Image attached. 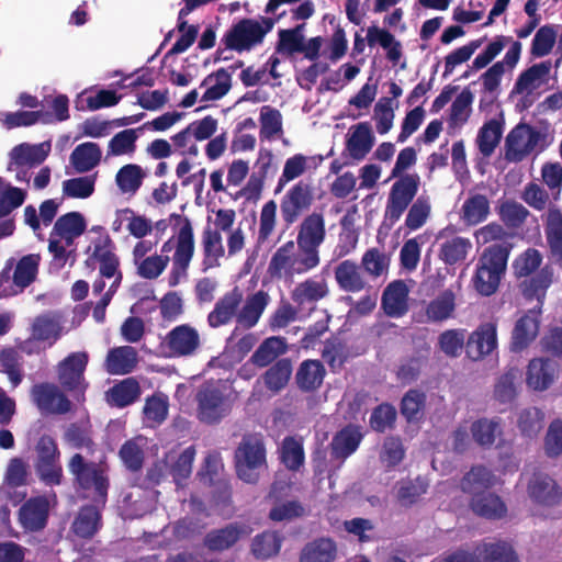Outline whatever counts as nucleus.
Masks as SVG:
<instances>
[{"label": "nucleus", "mask_w": 562, "mask_h": 562, "mask_svg": "<svg viewBox=\"0 0 562 562\" xmlns=\"http://www.w3.org/2000/svg\"><path fill=\"white\" fill-rule=\"evenodd\" d=\"M512 245L507 241L495 243L484 248L477 259L472 283L475 291L483 296L497 292L507 270Z\"/></svg>", "instance_id": "nucleus-1"}, {"label": "nucleus", "mask_w": 562, "mask_h": 562, "mask_svg": "<svg viewBox=\"0 0 562 562\" xmlns=\"http://www.w3.org/2000/svg\"><path fill=\"white\" fill-rule=\"evenodd\" d=\"M285 12L278 14L276 19L262 16L260 20L243 18L226 31L221 38V44L225 49L237 53L250 52L261 45L265 37L270 33Z\"/></svg>", "instance_id": "nucleus-2"}, {"label": "nucleus", "mask_w": 562, "mask_h": 562, "mask_svg": "<svg viewBox=\"0 0 562 562\" xmlns=\"http://www.w3.org/2000/svg\"><path fill=\"white\" fill-rule=\"evenodd\" d=\"M68 471L74 476L75 485L91 493L93 503L105 506L110 480L106 467L102 463L87 461L82 454L75 453L68 461Z\"/></svg>", "instance_id": "nucleus-3"}, {"label": "nucleus", "mask_w": 562, "mask_h": 562, "mask_svg": "<svg viewBox=\"0 0 562 562\" xmlns=\"http://www.w3.org/2000/svg\"><path fill=\"white\" fill-rule=\"evenodd\" d=\"M175 248L172 257V268L168 276V284L170 288L177 286L181 280L187 279L188 269L194 255V234L191 222L188 217L183 218L176 243L173 237L169 238L161 246V252L168 254Z\"/></svg>", "instance_id": "nucleus-4"}, {"label": "nucleus", "mask_w": 562, "mask_h": 562, "mask_svg": "<svg viewBox=\"0 0 562 562\" xmlns=\"http://www.w3.org/2000/svg\"><path fill=\"white\" fill-rule=\"evenodd\" d=\"M266 454V446L260 437L244 436L234 456L237 476L245 483L256 484L260 471L267 468Z\"/></svg>", "instance_id": "nucleus-5"}, {"label": "nucleus", "mask_w": 562, "mask_h": 562, "mask_svg": "<svg viewBox=\"0 0 562 562\" xmlns=\"http://www.w3.org/2000/svg\"><path fill=\"white\" fill-rule=\"evenodd\" d=\"M547 146L544 132L527 123H519L506 136L505 158L512 162H520L532 151H542Z\"/></svg>", "instance_id": "nucleus-6"}, {"label": "nucleus", "mask_w": 562, "mask_h": 562, "mask_svg": "<svg viewBox=\"0 0 562 562\" xmlns=\"http://www.w3.org/2000/svg\"><path fill=\"white\" fill-rule=\"evenodd\" d=\"M420 184L417 173H405L397 177L389 192L383 224L389 228L401 218L407 207L414 202Z\"/></svg>", "instance_id": "nucleus-7"}, {"label": "nucleus", "mask_w": 562, "mask_h": 562, "mask_svg": "<svg viewBox=\"0 0 562 562\" xmlns=\"http://www.w3.org/2000/svg\"><path fill=\"white\" fill-rule=\"evenodd\" d=\"M89 362L86 351L69 353L57 364V376L60 386L76 400L85 396L89 383L85 372Z\"/></svg>", "instance_id": "nucleus-8"}, {"label": "nucleus", "mask_w": 562, "mask_h": 562, "mask_svg": "<svg viewBox=\"0 0 562 562\" xmlns=\"http://www.w3.org/2000/svg\"><path fill=\"white\" fill-rule=\"evenodd\" d=\"M35 471L40 480L48 486L61 484L63 467L60 451L56 440L49 435H43L36 442Z\"/></svg>", "instance_id": "nucleus-9"}, {"label": "nucleus", "mask_w": 562, "mask_h": 562, "mask_svg": "<svg viewBox=\"0 0 562 562\" xmlns=\"http://www.w3.org/2000/svg\"><path fill=\"white\" fill-rule=\"evenodd\" d=\"M41 256L30 254L23 256L15 266L13 276H10V268L0 272V299L16 295L31 285L38 273Z\"/></svg>", "instance_id": "nucleus-10"}, {"label": "nucleus", "mask_w": 562, "mask_h": 562, "mask_svg": "<svg viewBox=\"0 0 562 562\" xmlns=\"http://www.w3.org/2000/svg\"><path fill=\"white\" fill-rule=\"evenodd\" d=\"M326 239V223L324 214L312 212L307 214L297 226L296 244L304 250L305 260L313 259L321 262L319 247Z\"/></svg>", "instance_id": "nucleus-11"}, {"label": "nucleus", "mask_w": 562, "mask_h": 562, "mask_svg": "<svg viewBox=\"0 0 562 562\" xmlns=\"http://www.w3.org/2000/svg\"><path fill=\"white\" fill-rule=\"evenodd\" d=\"M314 191L311 182L300 180L284 193L280 201V212L286 227L310 211L315 201Z\"/></svg>", "instance_id": "nucleus-12"}, {"label": "nucleus", "mask_w": 562, "mask_h": 562, "mask_svg": "<svg viewBox=\"0 0 562 562\" xmlns=\"http://www.w3.org/2000/svg\"><path fill=\"white\" fill-rule=\"evenodd\" d=\"M318 265L310 259L305 260L304 250L295 248V243L289 240L277 249L269 262V272L272 276H281L283 271L291 273H306Z\"/></svg>", "instance_id": "nucleus-13"}, {"label": "nucleus", "mask_w": 562, "mask_h": 562, "mask_svg": "<svg viewBox=\"0 0 562 562\" xmlns=\"http://www.w3.org/2000/svg\"><path fill=\"white\" fill-rule=\"evenodd\" d=\"M195 400L198 403V418L202 423L209 425L217 424L228 413L226 398L222 390L214 383L202 384Z\"/></svg>", "instance_id": "nucleus-14"}, {"label": "nucleus", "mask_w": 562, "mask_h": 562, "mask_svg": "<svg viewBox=\"0 0 562 562\" xmlns=\"http://www.w3.org/2000/svg\"><path fill=\"white\" fill-rule=\"evenodd\" d=\"M251 533V528L245 522L234 521L221 528L206 532L203 546L210 552L221 553L235 547L243 538Z\"/></svg>", "instance_id": "nucleus-15"}, {"label": "nucleus", "mask_w": 562, "mask_h": 562, "mask_svg": "<svg viewBox=\"0 0 562 562\" xmlns=\"http://www.w3.org/2000/svg\"><path fill=\"white\" fill-rule=\"evenodd\" d=\"M201 345L199 331L189 324L173 327L161 341V347L170 357L192 356Z\"/></svg>", "instance_id": "nucleus-16"}, {"label": "nucleus", "mask_w": 562, "mask_h": 562, "mask_svg": "<svg viewBox=\"0 0 562 562\" xmlns=\"http://www.w3.org/2000/svg\"><path fill=\"white\" fill-rule=\"evenodd\" d=\"M31 396L41 412L66 414L71 409V402L53 383L43 382L33 385Z\"/></svg>", "instance_id": "nucleus-17"}, {"label": "nucleus", "mask_w": 562, "mask_h": 562, "mask_svg": "<svg viewBox=\"0 0 562 562\" xmlns=\"http://www.w3.org/2000/svg\"><path fill=\"white\" fill-rule=\"evenodd\" d=\"M527 492L529 497L542 506H554L562 501V488L549 474L536 471L530 477Z\"/></svg>", "instance_id": "nucleus-18"}, {"label": "nucleus", "mask_w": 562, "mask_h": 562, "mask_svg": "<svg viewBox=\"0 0 562 562\" xmlns=\"http://www.w3.org/2000/svg\"><path fill=\"white\" fill-rule=\"evenodd\" d=\"M540 306H536L517 319L512 331V351L521 352L536 339L540 328Z\"/></svg>", "instance_id": "nucleus-19"}, {"label": "nucleus", "mask_w": 562, "mask_h": 562, "mask_svg": "<svg viewBox=\"0 0 562 562\" xmlns=\"http://www.w3.org/2000/svg\"><path fill=\"white\" fill-rule=\"evenodd\" d=\"M551 68L552 64L550 60L528 67L517 77L510 93L525 97L531 95L535 91L549 83Z\"/></svg>", "instance_id": "nucleus-20"}, {"label": "nucleus", "mask_w": 562, "mask_h": 562, "mask_svg": "<svg viewBox=\"0 0 562 562\" xmlns=\"http://www.w3.org/2000/svg\"><path fill=\"white\" fill-rule=\"evenodd\" d=\"M243 303V292L235 286L217 300L214 308L207 315V324L212 328H218L237 319V313Z\"/></svg>", "instance_id": "nucleus-21"}, {"label": "nucleus", "mask_w": 562, "mask_h": 562, "mask_svg": "<svg viewBox=\"0 0 562 562\" xmlns=\"http://www.w3.org/2000/svg\"><path fill=\"white\" fill-rule=\"evenodd\" d=\"M497 347V329L494 323H484L469 337L465 351L472 360H480Z\"/></svg>", "instance_id": "nucleus-22"}, {"label": "nucleus", "mask_w": 562, "mask_h": 562, "mask_svg": "<svg viewBox=\"0 0 562 562\" xmlns=\"http://www.w3.org/2000/svg\"><path fill=\"white\" fill-rule=\"evenodd\" d=\"M49 503L44 496L31 497L19 509V522L27 531L43 530L48 520Z\"/></svg>", "instance_id": "nucleus-23"}, {"label": "nucleus", "mask_w": 562, "mask_h": 562, "mask_svg": "<svg viewBox=\"0 0 562 562\" xmlns=\"http://www.w3.org/2000/svg\"><path fill=\"white\" fill-rule=\"evenodd\" d=\"M375 137L369 122L352 125L346 139V151L356 161L367 157L374 146Z\"/></svg>", "instance_id": "nucleus-24"}, {"label": "nucleus", "mask_w": 562, "mask_h": 562, "mask_svg": "<svg viewBox=\"0 0 562 562\" xmlns=\"http://www.w3.org/2000/svg\"><path fill=\"white\" fill-rule=\"evenodd\" d=\"M409 290L403 280H394L382 293L381 306L389 317L398 318L408 312Z\"/></svg>", "instance_id": "nucleus-25"}, {"label": "nucleus", "mask_w": 562, "mask_h": 562, "mask_svg": "<svg viewBox=\"0 0 562 562\" xmlns=\"http://www.w3.org/2000/svg\"><path fill=\"white\" fill-rule=\"evenodd\" d=\"M49 150V143L38 145H30L27 143L19 144L9 153L7 170L16 169V167H36L46 159Z\"/></svg>", "instance_id": "nucleus-26"}, {"label": "nucleus", "mask_w": 562, "mask_h": 562, "mask_svg": "<svg viewBox=\"0 0 562 562\" xmlns=\"http://www.w3.org/2000/svg\"><path fill=\"white\" fill-rule=\"evenodd\" d=\"M114 244L109 235L98 238L93 243V251L91 258L100 263L99 271L102 278L111 279L120 271V259L113 251Z\"/></svg>", "instance_id": "nucleus-27"}, {"label": "nucleus", "mask_w": 562, "mask_h": 562, "mask_svg": "<svg viewBox=\"0 0 562 562\" xmlns=\"http://www.w3.org/2000/svg\"><path fill=\"white\" fill-rule=\"evenodd\" d=\"M325 375L326 369L322 361L306 359L300 363L294 379L300 391L313 393L323 385Z\"/></svg>", "instance_id": "nucleus-28"}, {"label": "nucleus", "mask_w": 562, "mask_h": 562, "mask_svg": "<svg viewBox=\"0 0 562 562\" xmlns=\"http://www.w3.org/2000/svg\"><path fill=\"white\" fill-rule=\"evenodd\" d=\"M558 364L550 359L536 358L530 360L526 382L535 391H544L553 383Z\"/></svg>", "instance_id": "nucleus-29"}, {"label": "nucleus", "mask_w": 562, "mask_h": 562, "mask_svg": "<svg viewBox=\"0 0 562 562\" xmlns=\"http://www.w3.org/2000/svg\"><path fill=\"white\" fill-rule=\"evenodd\" d=\"M328 293V285L324 279L308 278L295 285L291 292V299L299 307L314 308L315 304L326 297Z\"/></svg>", "instance_id": "nucleus-30"}, {"label": "nucleus", "mask_w": 562, "mask_h": 562, "mask_svg": "<svg viewBox=\"0 0 562 562\" xmlns=\"http://www.w3.org/2000/svg\"><path fill=\"white\" fill-rule=\"evenodd\" d=\"M471 510L485 519L498 520L507 515V506L495 493H475L469 502Z\"/></svg>", "instance_id": "nucleus-31"}, {"label": "nucleus", "mask_w": 562, "mask_h": 562, "mask_svg": "<svg viewBox=\"0 0 562 562\" xmlns=\"http://www.w3.org/2000/svg\"><path fill=\"white\" fill-rule=\"evenodd\" d=\"M286 490L282 483H273L271 485L268 498L274 502L273 507L269 512V518L272 521H284L302 517L305 513L304 507L299 501L281 502V492Z\"/></svg>", "instance_id": "nucleus-32"}, {"label": "nucleus", "mask_w": 562, "mask_h": 562, "mask_svg": "<svg viewBox=\"0 0 562 562\" xmlns=\"http://www.w3.org/2000/svg\"><path fill=\"white\" fill-rule=\"evenodd\" d=\"M553 279V271L549 266H544L537 273L527 277L520 282L519 289L524 297L528 301L537 300L540 310L542 308L547 291Z\"/></svg>", "instance_id": "nucleus-33"}, {"label": "nucleus", "mask_w": 562, "mask_h": 562, "mask_svg": "<svg viewBox=\"0 0 562 562\" xmlns=\"http://www.w3.org/2000/svg\"><path fill=\"white\" fill-rule=\"evenodd\" d=\"M496 475L485 465H473L461 479L460 490L465 494L485 493L496 484Z\"/></svg>", "instance_id": "nucleus-34"}, {"label": "nucleus", "mask_w": 562, "mask_h": 562, "mask_svg": "<svg viewBox=\"0 0 562 562\" xmlns=\"http://www.w3.org/2000/svg\"><path fill=\"white\" fill-rule=\"evenodd\" d=\"M101 504L85 505L72 522V531L82 539H91L102 526Z\"/></svg>", "instance_id": "nucleus-35"}, {"label": "nucleus", "mask_w": 562, "mask_h": 562, "mask_svg": "<svg viewBox=\"0 0 562 562\" xmlns=\"http://www.w3.org/2000/svg\"><path fill=\"white\" fill-rule=\"evenodd\" d=\"M335 280L344 292H361L367 288V281L361 273V266L346 259L338 263L334 270Z\"/></svg>", "instance_id": "nucleus-36"}, {"label": "nucleus", "mask_w": 562, "mask_h": 562, "mask_svg": "<svg viewBox=\"0 0 562 562\" xmlns=\"http://www.w3.org/2000/svg\"><path fill=\"white\" fill-rule=\"evenodd\" d=\"M367 44L369 47L379 45L386 52V58L396 65L403 56L402 44L386 29L371 25L367 30Z\"/></svg>", "instance_id": "nucleus-37"}, {"label": "nucleus", "mask_w": 562, "mask_h": 562, "mask_svg": "<svg viewBox=\"0 0 562 562\" xmlns=\"http://www.w3.org/2000/svg\"><path fill=\"white\" fill-rule=\"evenodd\" d=\"M544 233L551 257L562 266V212L554 205L548 210Z\"/></svg>", "instance_id": "nucleus-38"}, {"label": "nucleus", "mask_w": 562, "mask_h": 562, "mask_svg": "<svg viewBox=\"0 0 562 562\" xmlns=\"http://www.w3.org/2000/svg\"><path fill=\"white\" fill-rule=\"evenodd\" d=\"M362 434L355 426H346L333 437L330 442V456L336 460H345L359 447Z\"/></svg>", "instance_id": "nucleus-39"}, {"label": "nucleus", "mask_w": 562, "mask_h": 562, "mask_svg": "<svg viewBox=\"0 0 562 562\" xmlns=\"http://www.w3.org/2000/svg\"><path fill=\"white\" fill-rule=\"evenodd\" d=\"M337 557L336 542L326 537L307 542L300 552V562H334Z\"/></svg>", "instance_id": "nucleus-40"}, {"label": "nucleus", "mask_w": 562, "mask_h": 562, "mask_svg": "<svg viewBox=\"0 0 562 562\" xmlns=\"http://www.w3.org/2000/svg\"><path fill=\"white\" fill-rule=\"evenodd\" d=\"M269 295L263 291H258L249 295L243 307L237 313V324L243 328L250 329L260 319L267 304Z\"/></svg>", "instance_id": "nucleus-41"}, {"label": "nucleus", "mask_w": 562, "mask_h": 562, "mask_svg": "<svg viewBox=\"0 0 562 562\" xmlns=\"http://www.w3.org/2000/svg\"><path fill=\"white\" fill-rule=\"evenodd\" d=\"M137 351L134 347H115L108 352L106 370L112 374H128L137 366Z\"/></svg>", "instance_id": "nucleus-42"}, {"label": "nucleus", "mask_w": 562, "mask_h": 562, "mask_svg": "<svg viewBox=\"0 0 562 562\" xmlns=\"http://www.w3.org/2000/svg\"><path fill=\"white\" fill-rule=\"evenodd\" d=\"M200 87H207L202 95V101H216L228 93L232 88V72L225 68L207 75L201 82Z\"/></svg>", "instance_id": "nucleus-43"}, {"label": "nucleus", "mask_w": 562, "mask_h": 562, "mask_svg": "<svg viewBox=\"0 0 562 562\" xmlns=\"http://www.w3.org/2000/svg\"><path fill=\"white\" fill-rule=\"evenodd\" d=\"M491 212L490 201L484 194L469 196L461 207V220L468 226H475L484 222Z\"/></svg>", "instance_id": "nucleus-44"}, {"label": "nucleus", "mask_w": 562, "mask_h": 562, "mask_svg": "<svg viewBox=\"0 0 562 562\" xmlns=\"http://www.w3.org/2000/svg\"><path fill=\"white\" fill-rule=\"evenodd\" d=\"M111 405L123 408L138 400L140 386L135 378H126L114 384L108 392Z\"/></svg>", "instance_id": "nucleus-45"}, {"label": "nucleus", "mask_w": 562, "mask_h": 562, "mask_svg": "<svg viewBox=\"0 0 562 562\" xmlns=\"http://www.w3.org/2000/svg\"><path fill=\"white\" fill-rule=\"evenodd\" d=\"M202 247L204 255L202 260L203 270L218 266V259L224 256L221 233L206 226L202 233Z\"/></svg>", "instance_id": "nucleus-46"}, {"label": "nucleus", "mask_w": 562, "mask_h": 562, "mask_svg": "<svg viewBox=\"0 0 562 562\" xmlns=\"http://www.w3.org/2000/svg\"><path fill=\"white\" fill-rule=\"evenodd\" d=\"M288 346L283 337L272 336L265 339L252 353L251 362L265 368L272 363L280 355L286 352Z\"/></svg>", "instance_id": "nucleus-47"}, {"label": "nucleus", "mask_w": 562, "mask_h": 562, "mask_svg": "<svg viewBox=\"0 0 562 562\" xmlns=\"http://www.w3.org/2000/svg\"><path fill=\"white\" fill-rule=\"evenodd\" d=\"M101 149L97 143L87 142L78 145L70 155V161L78 172H88L99 165Z\"/></svg>", "instance_id": "nucleus-48"}, {"label": "nucleus", "mask_w": 562, "mask_h": 562, "mask_svg": "<svg viewBox=\"0 0 562 562\" xmlns=\"http://www.w3.org/2000/svg\"><path fill=\"white\" fill-rule=\"evenodd\" d=\"M472 249V243L467 237L454 236L441 243L439 258L448 266L462 262Z\"/></svg>", "instance_id": "nucleus-49"}, {"label": "nucleus", "mask_w": 562, "mask_h": 562, "mask_svg": "<svg viewBox=\"0 0 562 562\" xmlns=\"http://www.w3.org/2000/svg\"><path fill=\"white\" fill-rule=\"evenodd\" d=\"M456 310V295L451 290L441 292L425 310L428 322L440 323L450 318Z\"/></svg>", "instance_id": "nucleus-50"}, {"label": "nucleus", "mask_w": 562, "mask_h": 562, "mask_svg": "<svg viewBox=\"0 0 562 562\" xmlns=\"http://www.w3.org/2000/svg\"><path fill=\"white\" fill-rule=\"evenodd\" d=\"M503 135V123L492 119L483 124L479 130L476 143L480 153L484 157H491L498 146Z\"/></svg>", "instance_id": "nucleus-51"}, {"label": "nucleus", "mask_w": 562, "mask_h": 562, "mask_svg": "<svg viewBox=\"0 0 562 562\" xmlns=\"http://www.w3.org/2000/svg\"><path fill=\"white\" fill-rule=\"evenodd\" d=\"M292 371V361L289 358L277 360L263 374L266 387L274 393L280 392L288 385Z\"/></svg>", "instance_id": "nucleus-52"}, {"label": "nucleus", "mask_w": 562, "mask_h": 562, "mask_svg": "<svg viewBox=\"0 0 562 562\" xmlns=\"http://www.w3.org/2000/svg\"><path fill=\"white\" fill-rule=\"evenodd\" d=\"M479 557L483 554L482 562H518L513 547L505 541L484 542L476 546Z\"/></svg>", "instance_id": "nucleus-53"}, {"label": "nucleus", "mask_w": 562, "mask_h": 562, "mask_svg": "<svg viewBox=\"0 0 562 562\" xmlns=\"http://www.w3.org/2000/svg\"><path fill=\"white\" fill-rule=\"evenodd\" d=\"M87 229V222L80 212H68L59 216L50 232V236H81Z\"/></svg>", "instance_id": "nucleus-54"}, {"label": "nucleus", "mask_w": 562, "mask_h": 562, "mask_svg": "<svg viewBox=\"0 0 562 562\" xmlns=\"http://www.w3.org/2000/svg\"><path fill=\"white\" fill-rule=\"evenodd\" d=\"M280 459L288 470L299 471L305 460L302 441L291 436L285 437L281 445Z\"/></svg>", "instance_id": "nucleus-55"}, {"label": "nucleus", "mask_w": 562, "mask_h": 562, "mask_svg": "<svg viewBox=\"0 0 562 562\" xmlns=\"http://www.w3.org/2000/svg\"><path fill=\"white\" fill-rule=\"evenodd\" d=\"M426 398V394L418 389H411L404 394L400 411L407 422H417L423 417Z\"/></svg>", "instance_id": "nucleus-56"}, {"label": "nucleus", "mask_w": 562, "mask_h": 562, "mask_svg": "<svg viewBox=\"0 0 562 562\" xmlns=\"http://www.w3.org/2000/svg\"><path fill=\"white\" fill-rule=\"evenodd\" d=\"M282 538L276 531L257 535L251 543V552L257 559H269L280 552Z\"/></svg>", "instance_id": "nucleus-57"}, {"label": "nucleus", "mask_w": 562, "mask_h": 562, "mask_svg": "<svg viewBox=\"0 0 562 562\" xmlns=\"http://www.w3.org/2000/svg\"><path fill=\"white\" fill-rule=\"evenodd\" d=\"M542 255L538 249L527 248L513 261L512 268L514 276L520 279L537 273L542 263Z\"/></svg>", "instance_id": "nucleus-58"}, {"label": "nucleus", "mask_w": 562, "mask_h": 562, "mask_svg": "<svg viewBox=\"0 0 562 562\" xmlns=\"http://www.w3.org/2000/svg\"><path fill=\"white\" fill-rule=\"evenodd\" d=\"M544 413L538 407H527L519 412L517 427L524 437L533 438L543 428Z\"/></svg>", "instance_id": "nucleus-59"}, {"label": "nucleus", "mask_w": 562, "mask_h": 562, "mask_svg": "<svg viewBox=\"0 0 562 562\" xmlns=\"http://www.w3.org/2000/svg\"><path fill=\"white\" fill-rule=\"evenodd\" d=\"M429 355V347H426L423 350L417 351L416 353L406 357L401 362L397 371L396 376L402 382L411 383L420 374L423 366L426 363Z\"/></svg>", "instance_id": "nucleus-60"}, {"label": "nucleus", "mask_w": 562, "mask_h": 562, "mask_svg": "<svg viewBox=\"0 0 562 562\" xmlns=\"http://www.w3.org/2000/svg\"><path fill=\"white\" fill-rule=\"evenodd\" d=\"M47 113L43 111H16V112H0V123L7 130H13L21 126H31L37 122H48L44 117Z\"/></svg>", "instance_id": "nucleus-61"}, {"label": "nucleus", "mask_w": 562, "mask_h": 562, "mask_svg": "<svg viewBox=\"0 0 562 562\" xmlns=\"http://www.w3.org/2000/svg\"><path fill=\"white\" fill-rule=\"evenodd\" d=\"M557 36L554 25L546 24L540 26L533 36L530 54L537 58L548 56L557 43Z\"/></svg>", "instance_id": "nucleus-62"}, {"label": "nucleus", "mask_w": 562, "mask_h": 562, "mask_svg": "<svg viewBox=\"0 0 562 562\" xmlns=\"http://www.w3.org/2000/svg\"><path fill=\"white\" fill-rule=\"evenodd\" d=\"M145 173L140 166L128 164L116 173V184L123 193H135L142 186Z\"/></svg>", "instance_id": "nucleus-63"}, {"label": "nucleus", "mask_w": 562, "mask_h": 562, "mask_svg": "<svg viewBox=\"0 0 562 562\" xmlns=\"http://www.w3.org/2000/svg\"><path fill=\"white\" fill-rule=\"evenodd\" d=\"M520 379V373L517 369L512 368L502 374L495 386L494 397L499 403H510L517 396V381Z\"/></svg>", "instance_id": "nucleus-64"}]
</instances>
